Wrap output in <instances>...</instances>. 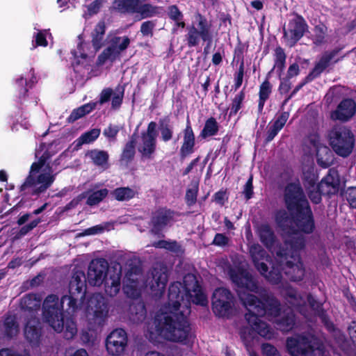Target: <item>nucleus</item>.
<instances>
[{"mask_svg": "<svg viewBox=\"0 0 356 356\" xmlns=\"http://www.w3.org/2000/svg\"><path fill=\"white\" fill-rule=\"evenodd\" d=\"M318 164L322 168H328L333 163V154L327 147H320L316 151Z\"/></svg>", "mask_w": 356, "mask_h": 356, "instance_id": "40", "label": "nucleus"}, {"mask_svg": "<svg viewBox=\"0 0 356 356\" xmlns=\"http://www.w3.org/2000/svg\"><path fill=\"white\" fill-rule=\"evenodd\" d=\"M314 31L316 33L314 44L318 45L323 43L327 27L324 24L316 26Z\"/></svg>", "mask_w": 356, "mask_h": 356, "instance_id": "58", "label": "nucleus"}, {"mask_svg": "<svg viewBox=\"0 0 356 356\" xmlns=\"http://www.w3.org/2000/svg\"><path fill=\"white\" fill-rule=\"evenodd\" d=\"M105 33V22L104 21H99L91 33V42L95 51H98L102 47Z\"/></svg>", "mask_w": 356, "mask_h": 356, "instance_id": "33", "label": "nucleus"}, {"mask_svg": "<svg viewBox=\"0 0 356 356\" xmlns=\"http://www.w3.org/2000/svg\"><path fill=\"white\" fill-rule=\"evenodd\" d=\"M315 228L314 214L300 181L291 182V250H303L305 234L313 233Z\"/></svg>", "mask_w": 356, "mask_h": 356, "instance_id": "3", "label": "nucleus"}, {"mask_svg": "<svg viewBox=\"0 0 356 356\" xmlns=\"http://www.w3.org/2000/svg\"><path fill=\"white\" fill-rule=\"evenodd\" d=\"M124 85L118 84L115 88V92L111 88H104L100 94L97 104L103 105L111 99V108L118 110L121 107L124 95Z\"/></svg>", "mask_w": 356, "mask_h": 356, "instance_id": "17", "label": "nucleus"}, {"mask_svg": "<svg viewBox=\"0 0 356 356\" xmlns=\"http://www.w3.org/2000/svg\"><path fill=\"white\" fill-rule=\"evenodd\" d=\"M324 346L321 343H312L305 337L294 339L291 337V355L293 356H324Z\"/></svg>", "mask_w": 356, "mask_h": 356, "instance_id": "13", "label": "nucleus"}, {"mask_svg": "<svg viewBox=\"0 0 356 356\" xmlns=\"http://www.w3.org/2000/svg\"><path fill=\"white\" fill-rule=\"evenodd\" d=\"M136 191L129 186L118 187L111 192V195L117 201H129L136 195Z\"/></svg>", "mask_w": 356, "mask_h": 356, "instance_id": "41", "label": "nucleus"}, {"mask_svg": "<svg viewBox=\"0 0 356 356\" xmlns=\"http://www.w3.org/2000/svg\"><path fill=\"white\" fill-rule=\"evenodd\" d=\"M307 195L310 200L316 204H319L321 202V196L323 195V193L318 189V186L316 188H313L310 190H306Z\"/></svg>", "mask_w": 356, "mask_h": 356, "instance_id": "60", "label": "nucleus"}, {"mask_svg": "<svg viewBox=\"0 0 356 356\" xmlns=\"http://www.w3.org/2000/svg\"><path fill=\"white\" fill-rule=\"evenodd\" d=\"M341 180L339 172L335 168H330L327 175L317 184L318 189L323 194L330 197L338 193Z\"/></svg>", "mask_w": 356, "mask_h": 356, "instance_id": "19", "label": "nucleus"}, {"mask_svg": "<svg viewBox=\"0 0 356 356\" xmlns=\"http://www.w3.org/2000/svg\"><path fill=\"white\" fill-rule=\"evenodd\" d=\"M136 133H134L130 136L129 141L124 145L120 157L121 163L127 165L134 160L136 154Z\"/></svg>", "mask_w": 356, "mask_h": 356, "instance_id": "28", "label": "nucleus"}, {"mask_svg": "<svg viewBox=\"0 0 356 356\" xmlns=\"http://www.w3.org/2000/svg\"><path fill=\"white\" fill-rule=\"evenodd\" d=\"M196 24L193 22L186 26L187 33L185 34V41L188 47L199 45L200 40L205 42L213 40L211 24L202 14L195 15Z\"/></svg>", "mask_w": 356, "mask_h": 356, "instance_id": "8", "label": "nucleus"}, {"mask_svg": "<svg viewBox=\"0 0 356 356\" xmlns=\"http://www.w3.org/2000/svg\"><path fill=\"white\" fill-rule=\"evenodd\" d=\"M245 73L244 60H241L238 71L234 74V84L232 86V90L236 91L242 85Z\"/></svg>", "mask_w": 356, "mask_h": 356, "instance_id": "53", "label": "nucleus"}, {"mask_svg": "<svg viewBox=\"0 0 356 356\" xmlns=\"http://www.w3.org/2000/svg\"><path fill=\"white\" fill-rule=\"evenodd\" d=\"M289 117V112L286 111H284L276 115L272 124H269L268 126L266 137L265 139V142L266 143H270L275 138V137L285 125Z\"/></svg>", "mask_w": 356, "mask_h": 356, "instance_id": "24", "label": "nucleus"}, {"mask_svg": "<svg viewBox=\"0 0 356 356\" xmlns=\"http://www.w3.org/2000/svg\"><path fill=\"white\" fill-rule=\"evenodd\" d=\"M179 216V212L167 207H158L151 213L149 232L154 236H163V231L170 227L176 222V217Z\"/></svg>", "mask_w": 356, "mask_h": 356, "instance_id": "10", "label": "nucleus"}, {"mask_svg": "<svg viewBox=\"0 0 356 356\" xmlns=\"http://www.w3.org/2000/svg\"><path fill=\"white\" fill-rule=\"evenodd\" d=\"M243 301L248 311L245 314V318L252 332L265 339H270L273 337V331L270 326L260 318L265 315L279 316L281 313L280 301L271 296L266 295L259 298L253 294H248Z\"/></svg>", "mask_w": 356, "mask_h": 356, "instance_id": "5", "label": "nucleus"}, {"mask_svg": "<svg viewBox=\"0 0 356 356\" xmlns=\"http://www.w3.org/2000/svg\"><path fill=\"white\" fill-rule=\"evenodd\" d=\"M282 267L280 264H273L271 269L268 270L265 278L273 284H277L281 282L282 279Z\"/></svg>", "mask_w": 356, "mask_h": 356, "instance_id": "50", "label": "nucleus"}, {"mask_svg": "<svg viewBox=\"0 0 356 356\" xmlns=\"http://www.w3.org/2000/svg\"><path fill=\"white\" fill-rule=\"evenodd\" d=\"M55 180V175L49 173H41L37 177L38 184H40L38 187L33 188L31 191V195H39L40 194L45 192L49 188Z\"/></svg>", "mask_w": 356, "mask_h": 356, "instance_id": "34", "label": "nucleus"}, {"mask_svg": "<svg viewBox=\"0 0 356 356\" xmlns=\"http://www.w3.org/2000/svg\"><path fill=\"white\" fill-rule=\"evenodd\" d=\"M19 332V323L15 316L8 315L3 321V336L8 339L16 337Z\"/></svg>", "mask_w": 356, "mask_h": 356, "instance_id": "32", "label": "nucleus"}, {"mask_svg": "<svg viewBox=\"0 0 356 356\" xmlns=\"http://www.w3.org/2000/svg\"><path fill=\"white\" fill-rule=\"evenodd\" d=\"M108 274V263L104 258L92 259L88 268L87 276L83 270L74 268L69 282L68 294L60 299L56 294L48 295L42 304L44 320L56 332H64L67 340L77 334L75 313L86 297V283L100 286Z\"/></svg>", "mask_w": 356, "mask_h": 356, "instance_id": "1", "label": "nucleus"}, {"mask_svg": "<svg viewBox=\"0 0 356 356\" xmlns=\"http://www.w3.org/2000/svg\"><path fill=\"white\" fill-rule=\"evenodd\" d=\"M232 282L241 289L251 292H257L259 286L252 275L243 267H236L229 270Z\"/></svg>", "mask_w": 356, "mask_h": 356, "instance_id": "15", "label": "nucleus"}, {"mask_svg": "<svg viewBox=\"0 0 356 356\" xmlns=\"http://www.w3.org/2000/svg\"><path fill=\"white\" fill-rule=\"evenodd\" d=\"M249 253L253 264L269 257L266 250L258 243L252 245L249 248Z\"/></svg>", "mask_w": 356, "mask_h": 356, "instance_id": "49", "label": "nucleus"}, {"mask_svg": "<svg viewBox=\"0 0 356 356\" xmlns=\"http://www.w3.org/2000/svg\"><path fill=\"white\" fill-rule=\"evenodd\" d=\"M159 129L162 141L166 143L172 138L174 130L169 115H165L159 120Z\"/></svg>", "mask_w": 356, "mask_h": 356, "instance_id": "35", "label": "nucleus"}, {"mask_svg": "<svg viewBox=\"0 0 356 356\" xmlns=\"http://www.w3.org/2000/svg\"><path fill=\"white\" fill-rule=\"evenodd\" d=\"M163 8L149 3H142L140 1L136 7V13L140 16L139 20L154 17H159Z\"/></svg>", "mask_w": 356, "mask_h": 356, "instance_id": "26", "label": "nucleus"}, {"mask_svg": "<svg viewBox=\"0 0 356 356\" xmlns=\"http://www.w3.org/2000/svg\"><path fill=\"white\" fill-rule=\"evenodd\" d=\"M152 246L156 248L165 249L172 252L177 253L181 250V245L177 241L159 240L152 243Z\"/></svg>", "mask_w": 356, "mask_h": 356, "instance_id": "52", "label": "nucleus"}, {"mask_svg": "<svg viewBox=\"0 0 356 356\" xmlns=\"http://www.w3.org/2000/svg\"><path fill=\"white\" fill-rule=\"evenodd\" d=\"M220 124L214 117H210L205 120L204 127L201 130L199 138L207 139L218 134Z\"/></svg>", "mask_w": 356, "mask_h": 356, "instance_id": "37", "label": "nucleus"}, {"mask_svg": "<svg viewBox=\"0 0 356 356\" xmlns=\"http://www.w3.org/2000/svg\"><path fill=\"white\" fill-rule=\"evenodd\" d=\"M140 0H113L112 10L120 14H136Z\"/></svg>", "mask_w": 356, "mask_h": 356, "instance_id": "27", "label": "nucleus"}, {"mask_svg": "<svg viewBox=\"0 0 356 356\" xmlns=\"http://www.w3.org/2000/svg\"><path fill=\"white\" fill-rule=\"evenodd\" d=\"M183 142L179 149L181 161L192 154L195 151V136L189 118H187L186 127L183 130Z\"/></svg>", "mask_w": 356, "mask_h": 356, "instance_id": "21", "label": "nucleus"}, {"mask_svg": "<svg viewBox=\"0 0 356 356\" xmlns=\"http://www.w3.org/2000/svg\"><path fill=\"white\" fill-rule=\"evenodd\" d=\"M127 334L122 328L113 330L106 339V348L108 354L121 355L127 346Z\"/></svg>", "mask_w": 356, "mask_h": 356, "instance_id": "16", "label": "nucleus"}, {"mask_svg": "<svg viewBox=\"0 0 356 356\" xmlns=\"http://www.w3.org/2000/svg\"><path fill=\"white\" fill-rule=\"evenodd\" d=\"M291 257L294 259V261H297V263L293 264L291 261V281H300L305 276V270L302 263L300 261V254L291 255Z\"/></svg>", "mask_w": 356, "mask_h": 356, "instance_id": "39", "label": "nucleus"}, {"mask_svg": "<svg viewBox=\"0 0 356 356\" xmlns=\"http://www.w3.org/2000/svg\"><path fill=\"white\" fill-rule=\"evenodd\" d=\"M90 191H84L79 195H78L76 197L73 198L70 202H68L65 207V210L68 211L73 208L77 207V205L85 198H86L87 195Z\"/></svg>", "mask_w": 356, "mask_h": 356, "instance_id": "62", "label": "nucleus"}, {"mask_svg": "<svg viewBox=\"0 0 356 356\" xmlns=\"http://www.w3.org/2000/svg\"><path fill=\"white\" fill-rule=\"evenodd\" d=\"M152 278L149 283L150 289L155 296H161L168 283V273L165 268H154Z\"/></svg>", "mask_w": 356, "mask_h": 356, "instance_id": "22", "label": "nucleus"}, {"mask_svg": "<svg viewBox=\"0 0 356 356\" xmlns=\"http://www.w3.org/2000/svg\"><path fill=\"white\" fill-rule=\"evenodd\" d=\"M30 72L31 73V77L29 81H27L23 76H21L16 80V84L18 86L19 99L25 98L27 96L29 88H31L37 82L34 69L31 68Z\"/></svg>", "mask_w": 356, "mask_h": 356, "instance_id": "38", "label": "nucleus"}, {"mask_svg": "<svg viewBox=\"0 0 356 356\" xmlns=\"http://www.w3.org/2000/svg\"><path fill=\"white\" fill-rule=\"evenodd\" d=\"M337 345L345 353H348L352 350V346L345 334L337 329L331 333Z\"/></svg>", "mask_w": 356, "mask_h": 356, "instance_id": "47", "label": "nucleus"}, {"mask_svg": "<svg viewBox=\"0 0 356 356\" xmlns=\"http://www.w3.org/2000/svg\"><path fill=\"white\" fill-rule=\"evenodd\" d=\"M120 128L117 125L109 124L104 129L103 134L105 137L111 140H115L119 133Z\"/></svg>", "mask_w": 356, "mask_h": 356, "instance_id": "59", "label": "nucleus"}, {"mask_svg": "<svg viewBox=\"0 0 356 356\" xmlns=\"http://www.w3.org/2000/svg\"><path fill=\"white\" fill-rule=\"evenodd\" d=\"M273 56L274 66L273 70H275L280 81V83L278 87V94L282 97H284V99L281 106V109L283 110L284 106L289 100V67L288 68L286 73L284 74L286 54L282 47L280 46L277 47L275 49Z\"/></svg>", "mask_w": 356, "mask_h": 356, "instance_id": "9", "label": "nucleus"}, {"mask_svg": "<svg viewBox=\"0 0 356 356\" xmlns=\"http://www.w3.org/2000/svg\"><path fill=\"white\" fill-rule=\"evenodd\" d=\"M339 51V49H334L330 51H325L319 61L316 63L312 71L308 75L307 79L316 77L323 72L329 66L332 59L338 54Z\"/></svg>", "mask_w": 356, "mask_h": 356, "instance_id": "25", "label": "nucleus"}, {"mask_svg": "<svg viewBox=\"0 0 356 356\" xmlns=\"http://www.w3.org/2000/svg\"><path fill=\"white\" fill-rule=\"evenodd\" d=\"M301 179L305 190H310L317 186L318 175L312 168L303 170Z\"/></svg>", "mask_w": 356, "mask_h": 356, "instance_id": "44", "label": "nucleus"}, {"mask_svg": "<svg viewBox=\"0 0 356 356\" xmlns=\"http://www.w3.org/2000/svg\"><path fill=\"white\" fill-rule=\"evenodd\" d=\"M42 222L41 218H38L36 219H34L33 220L31 221L29 223L22 226L19 231V235L22 236L27 234L29 232L33 230L34 228H35L39 223Z\"/></svg>", "mask_w": 356, "mask_h": 356, "instance_id": "61", "label": "nucleus"}, {"mask_svg": "<svg viewBox=\"0 0 356 356\" xmlns=\"http://www.w3.org/2000/svg\"><path fill=\"white\" fill-rule=\"evenodd\" d=\"M40 301L34 293L26 294L20 300V307L23 310L35 311L40 308Z\"/></svg>", "mask_w": 356, "mask_h": 356, "instance_id": "43", "label": "nucleus"}, {"mask_svg": "<svg viewBox=\"0 0 356 356\" xmlns=\"http://www.w3.org/2000/svg\"><path fill=\"white\" fill-rule=\"evenodd\" d=\"M184 297H191V291L180 282L170 284L168 302L154 318L156 330L164 339L187 344L194 335L184 311L181 309Z\"/></svg>", "mask_w": 356, "mask_h": 356, "instance_id": "2", "label": "nucleus"}, {"mask_svg": "<svg viewBox=\"0 0 356 356\" xmlns=\"http://www.w3.org/2000/svg\"><path fill=\"white\" fill-rule=\"evenodd\" d=\"M242 194L246 200L252 198L254 195L253 176L251 175L243 186Z\"/></svg>", "mask_w": 356, "mask_h": 356, "instance_id": "57", "label": "nucleus"}, {"mask_svg": "<svg viewBox=\"0 0 356 356\" xmlns=\"http://www.w3.org/2000/svg\"><path fill=\"white\" fill-rule=\"evenodd\" d=\"M345 195L350 207L356 208V187L348 188L345 192Z\"/></svg>", "mask_w": 356, "mask_h": 356, "instance_id": "63", "label": "nucleus"}, {"mask_svg": "<svg viewBox=\"0 0 356 356\" xmlns=\"http://www.w3.org/2000/svg\"><path fill=\"white\" fill-rule=\"evenodd\" d=\"M272 84L268 79H265L259 86V97L268 100L272 93Z\"/></svg>", "mask_w": 356, "mask_h": 356, "instance_id": "55", "label": "nucleus"}, {"mask_svg": "<svg viewBox=\"0 0 356 356\" xmlns=\"http://www.w3.org/2000/svg\"><path fill=\"white\" fill-rule=\"evenodd\" d=\"M167 15L175 23L172 29V33L177 31V28L184 29L186 27L184 14L177 5H170L167 7Z\"/></svg>", "mask_w": 356, "mask_h": 356, "instance_id": "29", "label": "nucleus"}, {"mask_svg": "<svg viewBox=\"0 0 356 356\" xmlns=\"http://www.w3.org/2000/svg\"><path fill=\"white\" fill-rule=\"evenodd\" d=\"M102 284L105 293L110 297L115 296L121 289V271L108 273Z\"/></svg>", "mask_w": 356, "mask_h": 356, "instance_id": "23", "label": "nucleus"}, {"mask_svg": "<svg viewBox=\"0 0 356 356\" xmlns=\"http://www.w3.org/2000/svg\"><path fill=\"white\" fill-rule=\"evenodd\" d=\"M356 112V103L350 98L343 99L337 108L330 113V118L332 120L347 122L352 118Z\"/></svg>", "mask_w": 356, "mask_h": 356, "instance_id": "20", "label": "nucleus"}, {"mask_svg": "<svg viewBox=\"0 0 356 356\" xmlns=\"http://www.w3.org/2000/svg\"><path fill=\"white\" fill-rule=\"evenodd\" d=\"M245 98V88L236 94L232 99L229 105V117L236 115L238 112L242 108L243 102Z\"/></svg>", "mask_w": 356, "mask_h": 356, "instance_id": "46", "label": "nucleus"}, {"mask_svg": "<svg viewBox=\"0 0 356 356\" xmlns=\"http://www.w3.org/2000/svg\"><path fill=\"white\" fill-rule=\"evenodd\" d=\"M142 145L138 147V152L142 158L151 159L156 148V139L141 136Z\"/></svg>", "mask_w": 356, "mask_h": 356, "instance_id": "36", "label": "nucleus"}, {"mask_svg": "<svg viewBox=\"0 0 356 356\" xmlns=\"http://www.w3.org/2000/svg\"><path fill=\"white\" fill-rule=\"evenodd\" d=\"M156 25V20H147L140 25V31L143 36L152 37Z\"/></svg>", "mask_w": 356, "mask_h": 356, "instance_id": "54", "label": "nucleus"}, {"mask_svg": "<svg viewBox=\"0 0 356 356\" xmlns=\"http://www.w3.org/2000/svg\"><path fill=\"white\" fill-rule=\"evenodd\" d=\"M86 156H88L97 166H104L107 164L109 159L108 152L98 149L88 151Z\"/></svg>", "mask_w": 356, "mask_h": 356, "instance_id": "42", "label": "nucleus"}, {"mask_svg": "<svg viewBox=\"0 0 356 356\" xmlns=\"http://www.w3.org/2000/svg\"><path fill=\"white\" fill-rule=\"evenodd\" d=\"M272 181L275 189L276 204H284L285 209H277L273 212L276 229L284 238L285 245H289V160L279 159L272 168Z\"/></svg>", "mask_w": 356, "mask_h": 356, "instance_id": "4", "label": "nucleus"}, {"mask_svg": "<svg viewBox=\"0 0 356 356\" xmlns=\"http://www.w3.org/2000/svg\"><path fill=\"white\" fill-rule=\"evenodd\" d=\"M235 298L233 293L224 287L214 290L211 298V307L216 316L230 318L234 314Z\"/></svg>", "mask_w": 356, "mask_h": 356, "instance_id": "12", "label": "nucleus"}, {"mask_svg": "<svg viewBox=\"0 0 356 356\" xmlns=\"http://www.w3.org/2000/svg\"><path fill=\"white\" fill-rule=\"evenodd\" d=\"M261 348L264 356H280L277 348L270 343H263Z\"/></svg>", "mask_w": 356, "mask_h": 356, "instance_id": "64", "label": "nucleus"}, {"mask_svg": "<svg viewBox=\"0 0 356 356\" xmlns=\"http://www.w3.org/2000/svg\"><path fill=\"white\" fill-rule=\"evenodd\" d=\"M87 191H90V193L86 197V204L90 207L97 205L103 201L108 194V190L107 188H102L95 191L88 190Z\"/></svg>", "mask_w": 356, "mask_h": 356, "instance_id": "45", "label": "nucleus"}, {"mask_svg": "<svg viewBox=\"0 0 356 356\" xmlns=\"http://www.w3.org/2000/svg\"><path fill=\"white\" fill-rule=\"evenodd\" d=\"M100 132V129L95 128L81 134L75 140L76 148H79L83 144H89L94 142L99 136Z\"/></svg>", "mask_w": 356, "mask_h": 356, "instance_id": "48", "label": "nucleus"}, {"mask_svg": "<svg viewBox=\"0 0 356 356\" xmlns=\"http://www.w3.org/2000/svg\"><path fill=\"white\" fill-rule=\"evenodd\" d=\"M329 144L333 151L343 158L348 157L355 146V136L343 125H335L328 132Z\"/></svg>", "mask_w": 356, "mask_h": 356, "instance_id": "7", "label": "nucleus"}, {"mask_svg": "<svg viewBox=\"0 0 356 356\" xmlns=\"http://www.w3.org/2000/svg\"><path fill=\"white\" fill-rule=\"evenodd\" d=\"M88 309L92 314L88 318V329L81 331L80 339L86 346H92L96 340L97 331L102 330L106 321L108 305L102 295L94 294L89 300Z\"/></svg>", "mask_w": 356, "mask_h": 356, "instance_id": "6", "label": "nucleus"}, {"mask_svg": "<svg viewBox=\"0 0 356 356\" xmlns=\"http://www.w3.org/2000/svg\"><path fill=\"white\" fill-rule=\"evenodd\" d=\"M109 43L110 44L98 56L97 65H103L108 60L112 62L115 60L120 53L128 48L130 39L128 36H124L122 38L115 35L111 38Z\"/></svg>", "mask_w": 356, "mask_h": 356, "instance_id": "14", "label": "nucleus"}, {"mask_svg": "<svg viewBox=\"0 0 356 356\" xmlns=\"http://www.w3.org/2000/svg\"><path fill=\"white\" fill-rule=\"evenodd\" d=\"M193 291L194 295L191 294V297H186L188 304L185 305L186 310L190 313L189 307V299H191L192 302L200 306H207L208 305V299L205 293L202 291L201 286L199 283L195 281L193 287Z\"/></svg>", "mask_w": 356, "mask_h": 356, "instance_id": "31", "label": "nucleus"}, {"mask_svg": "<svg viewBox=\"0 0 356 356\" xmlns=\"http://www.w3.org/2000/svg\"><path fill=\"white\" fill-rule=\"evenodd\" d=\"M77 49L79 51V55H78V52L76 50H72L71 51L72 54L73 55L75 60L72 63V66L75 68L76 67L79 66L81 64H83V62L81 61V59L86 60L88 58V54L86 53L82 52L83 50V43L81 42L77 45Z\"/></svg>", "mask_w": 356, "mask_h": 356, "instance_id": "56", "label": "nucleus"}, {"mask_svg": "<svg viewBox=\"0 0 356 356\" xmlns=\"http://www.w3.org/2000/svg\"><path fill=\"white\" fill-rule=\"evenodd\" d=\"M24 335L32 347L40 346L42 337V326L38 318L31 316L26 320L24 327Z\"/></svg>", "mask_w": 356, "mask_h": 356, "instance_id": "18", "label": "nucleus"}, {"mask_svg": "<svg viewBox=\"0 0 356 356\" xmlns=\"http://www.w3.org/2000/svg\"><path fill=\"white\" fill-rule=\"evenodd\" d=\"M307 29V25L300 16L296 15L293 19V29H291V46L294 45L304 35Z\"/></svg>", "mask_w": 356, "mask_h": 356, "instance_id": "30", "label": "nucleus"}, {"mask_svg": "<svg viewBox=\"0 0 356 356\" xmlns=\"http://www.w3.org/2000/svg\"><path fill=\"white\" fill-rule=\"evenodd\" d=\"M198 191V182L192 181L189 187L186 189L185 195V202L188 207H192L196 203Z\"/></svg>", "mask_w": 356, "mask_h": 356, "instance_id": "51", "label": "nucleus"}, {"mask_svg": "<svg viewBox=\"0 0 356 356\" xmlns=\"http://www.w3.org/2000/svg\"><path fill=\"white\" fill-rule=\"evenodd\" d=\"M257 235L259 238L261 243L271 252L275 253L280 259H284L285 265L289 267V260H288V255L289 250L288 245L286 248L279 244L275 234L268 223H262L257 228Z\"/></svg>", "mask_w": 356, "mask_h": 356, "instance_id": "11", "label": "nucleus"}]
</instances>
